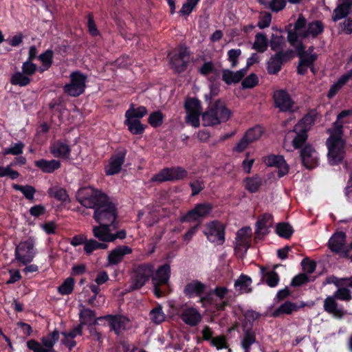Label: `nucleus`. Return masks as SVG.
<instances>
[{
  "label": "nucleus",
  "mask_w": 352,
  "mask_h": 352,
  "mask_svg": "<svg viewBox=\"0 0 352 352\" xmlns=\"http://www.w3.org/2000/svg\"><path fill=\"white\" fill-rule=\"evenodd\" d=\"M76 198L82 206L94 209V219L97 223H107L111 225L113 229L117 228V223H115L117 218L116 207L105 193L91 186H86L78 189Z\"/></svg>",
  "instance_id": "1"
},
{
  "label": "nucleus",
  "mask_w": 352,
  "mask_h": 352,
  "mask_svg": "<svg viewBox=\"0 0 352 352\" xmlns=\"http://www.w3.org/2000/svg\"><path fill=\"white\" fill-rule=\"evenodd\" d=\"M220 83L210 85V95H205L206 101H209L207 110L202 113L203 125L213 126L221 122H227L231 116V111L228 109L221 99H218L214 102L211 98L216 96L219 93Z\"/></svg>",
  "instance_id": "2"
},
{
  "label": "nucleus",
  "mask_w": 352,
  "mask_h": 352,
  "mask_svg": "<svg viewBox=\"0 0 352 352\" xmlns=\"http://www.w3.org/2000/svg\"><path fill=\"white\" fill-rule=\"evenodd\" d=\"M334 129H328L330 134L326 141L328 148V159L331 165H338L341 163L345 156L346 142L342 138L344 135L343 122L336 120L333 123Z\"/></svg>",
  "instance_id": "3"
},
{
  "label": "nucleus",
  "mask_w": 352,
  "mask_h": 352,
  "mask_svg": "<svg viewBox=\"0 0 352 352\" xmlns=\"http://www.w3.org/2000/svg\"><path fill=\"white\" fill-rule=\"evenodd\" d=\"M170 69L175 74L185 72L190 62V52L186 45H179L173 52L167 55Z\"/></svg>",
  "instance_id": "4"
},
{
  "label": "nucleus",
  "mask_w": 352,
  "mask_h": 352,
  "mask_svg": "<svg viewBox=\"0 0 352 352\" xmlns=\"http://www.w3.org/2000/svg\"><path fill=\"white\" fill-rule=\"evenodd\" d=\"M155 266L152 263H143L135 265L133 269L131 278L130 289L131 291L141 289L153 278Z\"/></svg>",
  "instance_id": "5"
},
{
  "label": "nucleus",
  "mask_w": 352,
  "mask_h": 352,
  "mask_svg": "<svg viewBox=\"0 0 352 352\" xmlns=\"http://www.w3.org/2000/svg\"><path fill=\"white\" fill-rule=\"evenodd\" d=\"M170 277V266L168 263H164L159 266L154 271L152 284L153 287V292L155 297L160 298L166 294V290L162 287L168 285Z\"/></svg>",
  "instance_id": "6"
},
{
  "label": "nucleus",
  "mask_w": 352,
  "mask_h": 352,
  "mask_svg": "<svg viewBox=\"0 0 352 352\" xmlns=\"http://www.w3.org/2000/svg\"><path fill=\"white\" fill-rule=\"evenodd\" d=\"M36 254L35 239L32 236L21 241L16 245L14 250L15 260L23 265L30 263Z\"/></svg>",
  "instance_id": "7"
},
{
  "label": "nucleus",
  "mask_w": 352,
  "mask_h": 352,
  "mask_svg": "<svg viewBox=\"0 0 352 352\" xmlns=\"http://www.w3.org/2000/svg\"><path fill=\"white\" fill-rule=\"evenodd\" d=\"M188 171L182 166L166 167L151 177L153 182L163 183L182 180L187 177Z\"/></svg>",
  "instance_id": "8"
},
{
  "label": "nucleus",
  "mask_w": 352,
  "mask_h": 352,
  "mask_svg": "<svg viewBox=\"0 0 352 352\" xmlns=\"http://www.w3.org/2000/svg\"><path fill=\"white\" fill-rule=\"evenodd\" d=\"M127 153V149L124 146H119L114 151L109 160L108 164L104 168L107 176H112L120 173Z\"/></svg>",
  "instance_id": "9"
},
{
  "label": "nucleus",
  "mask_w": 352,
  "mask_h": 352,
  "mask_svg": "<svg viewBox=\"0 0 352 352\" xmlns=\"http://www.w3.org/2000/svg\"><path fill=\"white\" fill-rule=\"evenodd\" d=\"M87 76L80 71L73 72L70 74V83L63 87L65 94L72 97H78L85 89Z\"/></svg>",
  "instance_id": "10"
},
{
  "label": "nucleus",
  "mask_w": 352,
  "mask_h": 352,
  "mask_svg": "<svg viewBox=\"0 0 352 352\" xmlns=\"http://www.w3.org/2000/svg\"><path fill=\"white\" fill-rule=\"evenodd\" d=\"M213 208V204L210 202L197 204L192 209L181 217L180 221L184 223L201 220L208 217L211 214Z\"/></svg>",
  "instance_id": "11"
},
{
  "label": "nucleus",
  "mask_w": 352,
  "mask_h": 352,
  "mask_svg": "<svg viewBox=\"0 0 352 352\" xmlns=\"http://www.w3.org/2000/svg\"><path fill=\"white\" fill-rule=\"evenodd\" d=\"M204 234L211 243L222 245L225 242V226L218 220L208 223Z\"/></svg>",
  "instance_id": "12"
},
{
  "label": "nucleus",
  "mask_w": 352,
  "mask_h": 352,
  "mask_svg": "<svg viewBox=\"0 0 352 352\" xmlns=\"http://www.w3.org/2000/svg\"><path fill=\"white\" fill-rule=\"evenodd\" d=\"M293 57V51L288 50L287 51H279L274 55H272L270 60L267 63V73L270 75L278 74L282 68V65Z\"/></svg>",
  "instance_id": "13"
},
{
  "label": "nucleus",
  "mask_w": 352,
  "mask_h": 352,
  "mask_svg": "<svg viewBox=\"0 0 352 352\" xmlns=\"http://www.w3.org/2000/svg\"><path fill=\"white\" fill-rule=\"evenodd\" d=\"M108 322L111 331L120 336L123 331L129 329L131 324L129 318L120 314H108L103 317Z\"/></svg>",
  "instance_id": "14"
},
{
  "label": "nucleus",
  "mask_w": 352,
  "mask_h": 352,
  "mask_svg": "<svg viewBox=\"0 0 352 352\" xmlns=\"http://www.w3.org/2000/svg\"><path fill=\"white\" fill-rule=\"evenodd\" d=\"M302 164L307 169L311 170L318 165V153L311 144H305L299 149Z\"/></svg>",
  "instance_id": "15"
},
{
  "label": "nucleus",
  "mask_w": 352,
  "mask_h": 352,
  "mask_svg": "<svg viewBox=\"0 0 352 352\" xmlns=\"http://www.w3.org/2000/svg\"><path fill=\"white\" fill-rule=\"evenodd\" d=\"M273 223L274 217L272 214L265 212L259 215L255 223V239H263L270 233L269 229Z\"/></svg>",
  "instance_id": "16"
},
{
  "label": "nucleus",
  "mask_w": 352,
  "mask_h": 352,
  "mask_svg": "<svg viewBox=\"0 0 352 352\" xmlns=\"http://www.w3.org/2000/svg\"><path fill=\"white\" fill-rule=\"evenodd\" d=\"M273 99L276 108L282 112L292 111L294 102L286 90L279 89L274 92Z\"/></svg>",
  "instance_id": "17"
},
{
  "label": "nucleus",
  "mask_w": 352,
  "mask_h": 352,
  "mask_svg": "<svg viewBox=\"0 0 352 352\" xmlns=\"http://www.w3.org/2000/svg\"><path fill=\"white\" fill-rule=\"evenodd\" d=\"M263 162L267 166L276 167L278 169L277 175L279 178L289 173V166L283 155L272 154L265 157Z\"/></svg>",
  "instance_id": "18"
},
{
  "label": "nucleus",
  "mask_w": 352,
  "mask_h": 352,
  "mask_svg": "<svg viewBox=\"0 0 352 352\" xmlns=\"http://www.w3.org/2000/svg\"><path fill=\"white\" fill-rule=\"evenodd\" d=\"M132 248L127 245H118L109 252L107 256V265H118L122 261L124 256L131 254Z\"/></svg>",
  "instance_id": "19"
},
{
  "label": "nucleus",
  "mask_w": 352,
  "mask_h": 352,
  "mask_svg": "<svg viewBox=\"0 0 352 352\" xmlns=\"http://www.w3.org/2000/svg\"><path fill=\"white\" fill-rule=\"evenodd\" d=\"M206 285L198 280H192L184 288V294L189 298L201 297L204 294Z\"/></svg>",
  "instance_id": "20"
},
{
  "label": "nucleus",
  "mask_w": 352,
  "mask_h": 352,
  "mask_svg": "<svg viewBox=\"0 0 352 352\" xmlns=\"http://www.w3.org/2000/svg\"><path fill=\"white\" fill-rule=\"evenodd\" d=\"M180 318L188 325L196 326L201 320L199 312L194 307H186L177 313Z\"/></svg>",
  "instance_id": "21"
},
{
  "label": "nucleus",
  "mask_w": 352,
  "mask_h": 352,
  "mask_svg": "<svg viewBox=\"0 0 352 352\" xmlns=\"http://www.w3.org/2000/svg\"><path fill=\"white\" fill-rule=\"evenodd\" d=\"M305 306L306 304L304 302H300V304H298L287 300L273 311L272 316L274 318H278L283 314L290 315L293 312L298 311L300 309Z\"/></svg>",
  "instance_id": "22"
},
{
  "label": "nucleus",
  "mask_w": 352,
  "mask_h": 352,
  "mask_svg": "<svg viewBox=\"0 0 352 352\" xmlns=\"http://www.w3.org/2000/svg\"><path fill=\"white\" fill-rule=\"evenodd\" d=\"M50 152L55 157L69 160L70 158L71 148L65 142L57 140L51 145Z\"/></svg>",
  "instance_id": "23"
},
{
  "label": "nucleus",
  "mask_w": 352,
  "mask_h": 352,
  "mask_svg": "<svg viewBox=\"0 0 352 352\" xmlns=\"http://www.w3.org/2000/svg\"><path fill=\"white\" fill-rule=\"evenodd\" d=\"M204 296H201L200 301L203 304H208L212 306L217 311H223L228 305V302L225 300L219 301L212 293V289L204 293Z\"/></svg>",
  "instance_id": "24"
},
{
  "label": "nucleus",
  "mask_w": 352,
  "mask_h": 352,
  "mask_svg": "<svg viewBox=\"0 0 352 352\" xmlns=\"http://www.w3.org/2000/svg\"><path fill=\"white\" fill-rule=\"evenodd\" d=\"M113 230L111 225L107 223L99 224L98 226H94L93 234L99 241L103 243L109 242L113 238L110 236V232Z\"/></svg>",
  "instance_id": "25"
},
{
  "label": "nucleus",
  "mask_w": 352,
  "mask_h": 352,
  "mask_svg": "<svg viewBox=\"0 0 352 352\" xmlns=\"http://www.w3.org/2000/svg\"><path fill=\"white\" fill-rule=\"evenodd\" d=\"M96 312L89 308H85L80 309L79 313L80 323L82 326L88 325H96L98 323V320L104 319L103 317H100L95 319Z\"/></svg>",
  "instance_id": "26"
},
{
  "label": "nucleus",
  "mask_w": 352,
  "mask_h": 352,
  "mask_svg": "<svg viewBox=\"0 0 352 352\" xmlns=\"http://www.w3.org/2000/svg\"><path fill=\"white\" fill-rule=\"evenodd\" d=\"M341 3H338L333 11L332 20L337 22L342 19L346 18L351 12L352 7L346 0H340Z\"/></svg>",
  "instance_id": "27"
},
{
  "label": "nucleus",
  "mask_w": 352,
  "mask_h": 352,
  "mask_svg": "<svg viewBox=\"0 0 352 352\" xmlns=\"http://www.w3.org/2000/svg\"><path fill=\"white\" fill-rule=\"evenodd\" d=\"M346 234L344 232H335L328 242L329 248L334 253H338L344 245Z\"/></svg>",
  "instance_id": "28"
},
{
  "label": "nucleus",
  "mask_w": 352,
  "mask_h": 352,
  "mask_svg": "<svg viewBox=\"0 0 352 352\" xmlns=\"http://www.w3.org/2000/svg\"><path fill=\"white\" fill-rule=\"evenodd\" d=\"M351 78L352 70H349L346 73L342 75L338 78V80L330 87V89L327 93V97L329 98H333Z\"/></svg>",
  "instance_id": "29"
},
{
  "label": "nucleus",
  "mask_w": 352,
  "mask_h": 352,
  "mask_svg": "<svg viewBox=\"0 0 352 352\" xmlns=\"http://www.w3.org/2000/svg\"><path fill=\"white\" fill-rule=\"evenodd\" d=\"M293 132L296 133V136L292 140V146L295 149H300L303 146L308 144L307 142L308 139V131L307 129H302L299 126H294Z\"/></svg>",
  "instance_id": "30"
},
{
  "label": "nucleus",
  "mask_w": 352,
  "mask_h": 352,
  "mask_svg": "<svg viewBox=\"0 0 352 352\" xmlns=\"http://www.w3.org/2000/svg\"><path fill=\"white\" fill-rule=\"evenodd\" d=\"M34 165L43 173H52L60 167V162L56 160H47L41 159L34 162Z\"/></svg>",
  "instance_id": "31"
},
{
  "label": "nucleus",
  "mask_w": 352,
  "mask_h": 352,
  "mask_svg": "<svg viewBox=\"0 0 352 352\" xmlns=\"http://www.w3.org/2000/svg\"><path fill=\"white\" fill-rule=\"evenodd\" d=\"M256 342V333L252 327L244 329L243 336L241 341V346L243 352H250L251 346Z\"/></svg>",
  "instance_id": "32"
},
{
  "label": "nucleus",
  "mask_w": 352,
  "mask_h": 352,
  "mask_svg": "<svg viewBox=\"0 0 352 352\" xmlns=\"http://www.w3.org/2000/svg\"><path fill=\"white\" fill-rule=\"evenodd\" d=\"M260 272L262 280H264L269 287H274L278 285L280 278L276 271H267L265 267L261 266Z\"/></svg>",
  "instance_id": "33"
},
{
  "label": "nucleus",
  "mask_w": 352,
  "mask_h": 352,
  "mask_svg": "<svg viewBox=\"0 0 352 352\" xmlns=\"http://www.w3.org/2000/svg\"><path fill=\"white\" fill-rule=\"evenodd\" d=\"M262 184V178L258 175H255L253 177H248L243 179L244 187L250 193L258 192Z\"/></svg>",
  "instance_id": "34"
},
{
  "label": "nucleus",
  "mask_w": 352,
  "mask_h": 352,
  "mask_svg": "<svg viewBox=\"0 0 352 352\" xmlns=\"http://www.w3.org/2000/svg\"><path fill=\"white\" fill-rule=\"evenodd\" d=\"M124 124L128 127V130L133 135H142L144 133L146 125L142 124L140 120L126 118Z\"/></svg>",
  "instance_id": "35"
},
{
  "label": "nucleus",
  "mask_w": 352,
  "mask_h": 352,
  "mask_svg": "<svg viewBox=\"0 0 352 352\" xmlns=\"http://www.w3.org/2000/svg\"><path fill=\"white\" fill-rule=\"evenodd\" d=\"M54 52L52 50H47L38 56V59L41 62V66L39 67V72L42 73L48 70L53 63Z\"/></svg>",
  "instance_id": "36"
},
{
  "label": "nucleus",
  "mask_w": 352,
  "mask_h": 352,
  "mask_svg": "<svg viewBox=\"0 0 352 352\" xmlns=\"http://www.w3.org/2000/svg\"><path fill=\"white\" fill-rule=\"evenodd\" d=\"M276 233L280 237L289 239L294 230L293 227L287 222H280L276 224Z\"/></svg>",
  "instance_id": "37"
},
{
  "label": "nucleus",
  "mask_w": 352,
  "mask_h": 352,
  "mask_svg": "<svg viewBox=\"0 0 352 352\" xmlns=\"http://www.w3.org/2000/svg\"><path fill=\"white\" fill-rule=\"evenodd\" d=\"M147 109L144 106H140L135 108L134 104H131L129 109L125 112V118H132L140 120L147 114Z\"/></svg>",
  "instance_id": "38"
},
{
  "label": "nucleus",
  "mask_w": 352,
  "mask_h": 352,
  "mask_svg": "<svg viewBox=\"0 0 352 352\" xmlns=\"http://www.w3.org/2000/svg\"><path fill=\"white\" fill-rule=\"evenodd\" d=\"M267 46L268 40L266 36L263 33H257L252 45V49L259 53H263L267 50Z\"/></svg>",
  "instance_id": "39"
},
{
  "label": "nucleus",
  "mask_w": 352,
  "mask_h": 352,
  "mask_svg": "<svg viewBox=\"0 0 352 352\" xmlns=\"http://www.w3.org/2000/svg\"><path fill=\"white\" fill-rule=\"evenodd\" d=\"M108 248L107 243H100L95 239H87L84 245V251L87 255H90L94 251L97 250H105Z\"/></svg>",
  "instance_id": "40"
},
{
  "label": "nucleus",
  "mask_w": 352,
  "mask_h": 352,
  "mask_svg": "<svg viewBox=\"0 0 352 352\" xmlns=\"http://www.w3.org/2000/svg\"><path fill=\"white\" fill-rule=\"evenodd\" d=\"M31 82V78L21 72H14L10 78V83L13 85L25 87Z\"/></svg>",
  "instance_id": "41"
},
{
  "label": "nucleus",
  "mask_w": 352,
  "mask_h": 352,
  "mask_svg": "<svg viewBox=\"0 0 352 352\" xmlns=\"http://www.w3.org/2000/svg\"><path fill=\"white\" fill-rule=\"evenodd\" d=\"M59 339V331L54 329L52 333H49L47 336L43 337L41 339L43 346L50 349V352L52 351L53 346Z\"/></svg>",
  "instance_id": "42"
},
{
  "label": "nucleus",
  "mask_w": 352,
  "mask_h": 352,
  "mask_svg": "<svg viewBox=\"0 0 352 352\" xmlns=\"http://www.w3.org/2000/svg\"><path fill=\"white\" fill-rule=\"evenodd\" d=\"M184 108L186 113H201L200 100L196 98H188L184 103Z\"/></svg>",
  "instance_id": "43"
},
{
  "label": "nucleus",
  "mask_w": 352,
  "mask_h": 352,
  "mask_svg": "<svg viewBox=\"0 0 352 352\" xmlns=\"http://www.w3.org/2000/svg\"><path fill=\"white\" fill-rule=\"evenodd\" d=\"M12 188L15 190L21 192L27 199L30 201L34 200V194L36 192V189L34 186L30 185L22 186L16 184H13Z\"/></svg>",
  "instance_id": "44"
},
{
  "label": "nucleus",
  "mask_w": 352,
  "mask_h": 352,
  "mask_svg": "<svg viewBox=\"0 0 352 352\" xmlns=\"http://www.w3.org/2000/svg\"><path fill=\"white\" fill-rule=\"evenodd\" d=\"M252 283V279L250 276L245 274H241L239 278L234 283V287L236 289H239L240 290L245 291L246 292H252L251 288H248V287Z\"/></svg>",
  "instance_id": "45"
},
{
  "label": "nucleus",
  "mask_w": 352,
  "mask_h": 352,
  "mask_svg": "<svg viewBox=\"0 0 352 352\" xmlns=\"http://www.w3.org/2000/svg\"><path fill=\"white\" fill-rule=\"evenodd\" d=\"M74 284V278L68 277L58 287V292L61 295H69L73 292Z\"/></svg>",
  "instance_id": "46"
},
{
  "label": "nucleus",
  "mask_w": 352,
  "mask_h": 352,
  "mask_svg": "<svg viewBox=\"0 0 352 352\" xmlns=\"http://www.w3.org/2000/svg\"><path fill=\"white\" fill-rule=\"evenodd\" d=\"M309 33L313 38H316L318 35L321 34L324 30V26L321 21L316 20L309 22L307 25Z\"/></svg>",
  "instance_id": "47"
},
{
  "label": "nucleus",
  "mask_w": 352,
  "mask_h": 352,
  "mask_svg": "<svg viewBox=\"0 0 352 352\" xmlns=\"http://www.w3.org/2000/svg\"><path fill=\"white\" fill-rule=\"evenodd\" d=\"M149 316L153 322L160 324L165 320L166 316L161 305H157L150 311Z\"/></svg>",
  "instance_id": "48"
},
{
  "label": "nucleus",
  "mask_w": 352,
  "mask_h": 352,
  "mask_svg": "<svg viewBox=\"0 0 352 352\" xmlns=\"http://www.w3.org/2000/svg\"><path fill=\"white\" fill-rule=\"evenodd\" d=\"M164 115L160 110L152 112L148 118V122L153 128H157L160 126L164 121Z\"/></svg>",
  "instance_id": "49"
},
{
  "label": "nucleus",
  "mask_w": 352,
  "mask_h": 352,
  "mask_svg": "<svg viewBox=\"0 0 352 352\" xmlns=\"http://www.w3.org/2000/svg\"><path fill=\"white\" fill-rule=\"evenodd\" d=\"M222 80L228 85H230L233 83L236 84L241 81L236 72H233L228 69L222 70Z\"/></svg>",
  "instance_id": "50"
},
{
  "label": "nucleus",
  "mask_w": 352,
  "mask_h": 352,
  "mask_svg": "<svg viewBox=\"0 0 352 352\" xmlns=\"http://www.w3.org/2000/svg\"><path fill=\"white\" fill-rule=\"evenodd\" d=\"M252 236V229L249 226L243 227L236 232V239L241 243V245H248V239Z\"/></svg>",
  "instance_id": "51"
},
{
  "label": "nucleus",
  "mask_w": 352,
  "mask_h": 352,
  "mask_svg": "<svg viewBox=\"0 0 352 352\" xmlns=\"http://www.w3.org/2000/svg\"><path fill=\"white\" fill-rule=\"evenodd\" d=\"M263 133V131L262 128L260 126H256L248 129L243 136L249 141V142L252 143L259 139Z\"/></svg>",
  "instance_id": "52"
},
{
  "label": "nucleus",
  "mask_w": 352,
  "mask_h": 352,
  "mask_svg": "<svg viewBox=\"0 0 352 352\" xmlns=\"http://www.w3.org/2000/svg\"><path fill=\"white\" fill-rule=\"evenodd\" d=\"M316 120L315 116L311 115L310 113L306 114L298 122L295 124V126H299L302 129H307V131L311 129V126L314 124Z\"/></svg>",
  "instance_id": "53"
},
{
  "label": "nucleus",
  "mask_w": 352,
  "mask_h": 352,
  "mask_svg": "<svg viewBox=\"0 0 352 352\" xmlns=\"http://www.w3.org/2000/svg\"><path fill=\"white\" fill-rule=\"evenodd\" d=\"M201 0H187L178 12L180 16H188Z\"/></svg>",
  "instance_id": "54"
},
{
  "label": "nucleus",
  "mask_w": 352,
  "mask_h": 352,
  "mask_svg": "<svg viewBox=\"0 0 352 352\" xmlns=\"http://www.w3.org/2000/svg\"><path fill=\"white\" fill-rule=\"evenodd\" d=\"M333 296L336 299L344 301H349L352 299L351 291L344 286L339 287L337 291L334 292Z\"/></svg>",
  "instance_id": "55"
},
{
  "label": "nucleus",
  "mask_w": 352,
  "mask_h": 352,
  "mask_svg": "<svg viewBox=\"0 0 352 352\" xmlns=\"http://www.w3.org/2000/svg\"><path fill=\"white\" fill-rule=\"evenodd\" d=\"M258 84V78L257 75L254 73H252L243 80L241 86L243 89H246L254 88Z\"/></svg>",
  "instance_id": "56"
},
{
  "label": "nucleus",
  "mask_w": 352,
  "mask_h": 352,
  "mask_svg": "<svg viewBox=\"0 0 352 352\" xmlns=\"http://www.w3.org/2000/svg\"><path fill=\"white\" fill-rule=\"evenodd\" d=\"M198 72L203 76H208L212 73H217V69L212 61H207L198 69Z\"/></svg>",
  "instance_id": "57"
},
{
  "label": "nucleus",
  "mask_w": 352,
  "mask_h": 352,
  "mask_svg": "<svg viewBox=\"0 0 352 352\" xmlns=\"http://www.w3.org/2000/svg\"><path fill=\"white\" fill-rule=\"evenodd\" d=\"M191 189V195L196 196L199 195L205 188V182L203 179H197L189 183Z\"/></svg>",
  "instance_id": "58"
},
{
  "label": "nucleus",
  "mask_w": 352,
  "mask_h": 352,
  "mask_svg": "<svg viewBox=\"0 0 352 352\" xmlns=\"http://www.w3.org/2000/svg\"><path fill=\"white\" fill-rule=\"evenodd\" d=\"M285 44V38L283 36H277L275 34L272 35L270 40L271 50L277 51L281 50Z\"/></svg>",
  "instance_id": "59"
},
{
  "label": "nucleus",
  "mask_w": 352,
  "mask_h": 352,
  "mask_svg": "<svg viewBox=\"0 0 352 352\" xmlns=\"http://www.w3.org/2000/svg\"><path fill=\"white\" fill-rule=\"evenodd\" d=\"M87 30L89 34L91 36H100V32L98 30L96 24L94 21V16L91 13L88 14L87 15Z\"/></svg>",
  "instance_id": "60"
},
{
  "label": "nucleus",
  "mask_w": 352,
  "mask_h": 352,
  "mask_svg": "<svg viewBox=\"0 0 352 352\" xmlns=\"http://www.w3.org/2000/svg\"><path fill=\"white\" fill-rule=\"evenodd\" d=\"M21 69V72L28 77L32 76L37 70H38V67L35 63L28 60L23 63Z\"/></svg>",
  "instance_id": "61"
},
{
  "label": "nucleus",
  "mask_w": 352,
  "mask_h": 352,
  "mask_svg": "<svg viewBox=\"0 0 352 352\" xmlns=\"http://www.w3.org/2000/svg\"><path fill=\"white\" fill-rule=\"evenodd\" d=\"M292 26V24L289 23V25H287L285 27V30L287 32L288 42L289 43V44L292 46H295V45L300 41L298 39L299 37H298V32L294 30H292L291 29Z\"/></svg>",
  "instance_id": "62"
},
{
  "label": "nucleus",
  "mask_w": 352,
  "mask_h": 352,
  "mask_svg": "<svg viewBox=\"0 0 352 352\" xmlns=\"http://www.w3.org/2000/svg\"><path fill=\"white\" fill-rule=\"evenodd\" d=\"M241 55V49H231L228 52V60L231 63L232 67L234 68L238 65V59Z\"/></svg>",
  "instance_id": "63"
},
{
  "label": "nucleus",
  "mask_w": 352,
  "mask_h": 352,
  "mask_svg": "<svg viewBox=\"0 0 352 352\" xmlns=\"http://www.w3.org/2000/svg\"><path fill=\"white\" fill-rule=\"evenodd\" d=\"M334 296H327L324 300V309L329 314L333 312V310L338 307V302Z\"/></svg>",
  "instance_id": "64"
}]
</instances>
